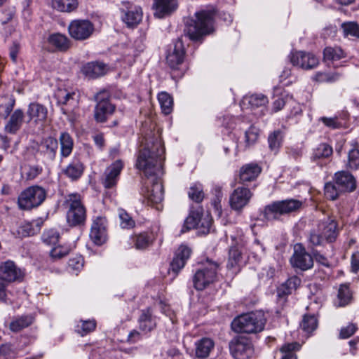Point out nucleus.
Wrapping results in <instances>:
<instances>
[{
    "label": "nucleus",
    "instance_id": "1",
    "mask_svg": "<svg viewBox=\"0 0 359 359\" xmlns=\"http://www.w3.org/2000/svg\"><path fill=\"white\" fill-rule=\"evenodd\" d=\"M165 148L158 135L145 138L143 148L140 151L136 167L147 177V184L143 191L151 204H158L163 199V187L160 176L163 175V161Z\"/></svg>",
    "mask_w": 359,
    "mask_h": 359
},
{
    "label": "nucleus",
    "instance_id": "2",
    "mask_svg": "<svg viewBox=\"0 0 359 359\" xmlns=\"http://www.w3.org/2000/svg\"><path fill=\"white\" fill-rule=\"evenodd\" d=\"M216 9L208 7L195 13L196 20L187 26L185 34L194 41L213 32V24Z\"/></svg>",
    "mask_w": 359,
    "mask_h": 359
},
{
    "label": "nucleus",
    "instance_id": "3",
    "mask_svg": "<svg viewBox=\"0 0 359 359\" xmlns=\"http://www.w3.org/2000/svg\"><path fill=\"white\" fill-rule=\"evenodd\" d=\"M266 319L261 311L245 313L234 318L231 329L237 333H257L262 331Z\"/></svg>",
    "mask_w": 359,
    "mask_h": 359
},
{
    "label": "nucleus",
    "instance_id": "4",
    "mask_svg": "<svg viewBox=\"0 0 359 359\" xmlns=\"http://www.w3.org/2000/svg\"><path fill=\"white\" fill-rule=\"evenodd\" d=\"M303 205L302 201L294 198L274 201L264 208V217L267 220L278 219L283 215L299 212Z\"/></svg>",
    "mask_w": 359,
    "mask_h": 359
},
{
    "label": "nucleus",
    "instance_id": "5",
    "mask_svg": "<svg viewBox=\"0 0 359 359\" xmlns=\"http://www.w3.org/2000/svg\"><path fill=\"white\" fill-rule=\"evenodd\" d=\"M219 264L210 259H206L204 267L198 270L193 278L194 287L203 290L210 284L215 282L217 278Z\"/></svg>",
    "mask_w": 359,
    "mask_h": 359
},
{
    "label": "nucleus",
    "instance_id": "6",
    "mask_svg": "<svg viewBox=\"0 0 359 359\" xmlns=\"http://www.w3.org/2000/svg\"><path fill=\"white\" fill-rule=\"evenodd\" d=\"M86 220V209L81 196L78 194L69 195V227H77L81 231Z\"/></svg>",
    "mask_w": 359,
    "mask_h": 359
},
{
    "label": "nucleus",
    "instance_id": "7",
    "mask_svg": "<svg viewBox=\"0 0 359 359\" xmlns=\"http://www.w3.org/2000/svg\"><path fill=\"white\" fill-rule=\"evenodd\" d=\"M45 190L39 186H32L23 191L18 196V206L22 210H31L40 205L46 198Z\"/></svg>",
    "mask_w": 359,
    "mask_h": 359
},
{
    "label": "nucleus",
    "instance_id": "8",
    "mask_svg": "<svg viewBox=\"0 0 359 359\" xmlns=\"http://www.w3.org/2000/svg\"><path fill=\"white\" fill-rule=\"evenodd\" d=\"M229 349L235 359H249L254 354L250 340L243 336L234 337L229 343Z\"/></svg>",
    "mask_w": 359,
    "mask_h": 359
},
{
    "label": "nucleus",
    "instance_id": "9",
    "mask_svg": "<svg viewBox=\"0 0 359 359\" xmlns=\"http://www.w3.org/2000/svg\"><path fill=\"white\" fill-rule=\"evenodd\" d=\"M95 99L97 104L95 108L94 116L97 122L104 123L115 111V106L111 103L108 93H99Z\"/></svg>",
    "mask_w": 359,
    "mask_h": 359
},
{
    "label": "nucleus",
    "instance_id": "10",
    "mask_svg": "<svg viewBox=\"0 0 359 359\" xmlns=\"http://www.w3.org/2000/svg\"><path fill=\"white\" fill-rule=\"evenodd\" d=\"M122 21L128 27L137 26L142 20V10L140 6L128 1H123L119 8Z\"/></svg>",
    "mask_w": 359,
    "mask_h": 359
},
{
    "label": "nucleus",
    "instance_id": "11",
    "mask_svg": "<svg viewBox=\"0 0 359 359\" xmlns=\"http://www.w3.org/2000/svg\"><path fill=\"white\" fill-rule=\"evenodd\" d=\"M290 262L293 268L302 271H307L313 266L312 256L306 252L304 247L300 243L294 245V252L290 257Z\"/></svg>",
    "mask_w": 359,
    "mask_h": 359
},
{
    "label": "nucleus",
    "instance_id": "12",
    "mask_svg": "<svg viewBox=\"0 0 359 359\" xmlns=\"http://www.w3.org/2000/svg\"><path fill=\"white\" fill-rule=\"evenodd\" d=\"M25 276L24 271L13 261L7 260L0 262V279L6 283L22 282Z\"/></svg>",
    "mask_w": 359,
    "mask_h": 359
},
{
    "label": "nucleus",
    "instance_id": "13",
    "mask_svg": "<svg viewBox=\"0 0 359 359\" xmlns=\"http://www.w3.org/2000/svg\"><path fill=\"white\" fill-rule=\"evenodd\" d=\"M93 32L94 25L88 20H75L69 25V34L76 40H86Z\"/></svg>",
    "mask_w": 359,
    "mask_h": 359
},
{
    "label": "nucleus",
    "instance_id": "14",
    "mask_svg": "<svg viewBox=\"0 0 359 359\" xmlns=\"http://www.w3.org/2000/svg\"><path fill=\"white\" fill-rule=\"evenodd\" d=\"M185 58V50L183 42L177 39L170 47L166 55V63L172 70L180 69Z\"/></svg>",
    "mask_w": 359,
    "mask_h": 359
},
{
    "label": "nucleus",
    "instance_id": "15",
    "mask_svg": "<svg viewBox=\"0 0 359 359\" xmlns=\"http://www.w3.org/2000/svg\"><path fill=\"white\" fill-rule=\"evenodd\" d=\"M290 62L294 66L305 70L313 69L319 64V60L316 55L304 51L292 53Z\"/></svg>",
    "mask_w": 359,
    "mask_h": 359
},
{
    "label": "nucleus",
    "instance_id": "16",
    "mask_svg": "<svg viewBox=\"0 0 359 359\" xmlns=\"http://www.w3.org/2000/svg\"><path fill=\"white\" fill-rule=\"evenodd\" d=\"M107 220L105 217L97 216L93 220L90 238L93 243L100 245L107 241Z\"/></svg>",
    "mask_w": 359,
    "mask_h": 359
},
{
    "label": "nucleus",
    "instance_id": "17",
    "mask_svg": "<svg viewBox=\"0 0 359 359\" xmlns=\"http://www.w3.org/2000/svg\"><path fill=\"white\" fill-rule=\"evenodd\" d=\"M252 194L250 190L245 187H238L231 194L229 203L235 210H242L250 201Z\"/></svg>",
    "mask_w": 359,
    "mask_h": 359
},
{
    "label": "nucleus",
    "instance_id": "18",
    "mask_svg": "<svg viewBox=\"0 0 359 359\" xmlns=\"http://www.w3.org/2000/svg\"><path fill=\"white\" fill-rule=\"evenodd\" d=\"M123 168V163L117 160L106 169L102 180V184L106 189H111L116 185Z\"/></svg>",
    "mask_w": 359,
    "mask_h": 359
},
{
    "label": "nucleus",
    "instance_id": "19",
    "mask_svg": "<svg viewBox=\"0 0 359 359\" xmlns=\"http://www.w3.org/2000/svg\"><path fill=\"white\" fill-rule=\"evenodd\" d=\"M334 182L341 191L351 192L356 188L354 177L346 171H339L334 175Z\"/></svg>",
    "mask_w": 359,
    "mask_h": 359
},
{
    "label": "nucleus",
    "instance_id": "20",
    "mask_svg": "<svg viewBox=\"0 0 359 359\" xmlns=\"http://www.w3.org/2000/svg\"><path fill=\"white\" fill-rule=\"evenodd\" d=\"M191 253V249L184 245H182L177 250L175 257L170 263L171 270L177 273L182 268H184L187 261L190 257Z\"/></svg>",
    "mask_w": 359,
    "mask_h": 359
},
{
    "label": "nucleus",
    "instance_id": "21",
    "mask_svg": "<svg viewBox=\"0 0 359 359\" xmlns=\"http://www.w3.org/2000/svg\"><path fill=\"white\" fill-rule=\"evenodd\" d=\"M154 15L162 18L170 15L177 8V0H154Z\"/></svg>",
    "mask_w": 359,
    "mask_h": 359
},
{
    "label": "nucleus",
    "instance_id": "22",
    "mask_svg": "<svg viewBox=\"0 0 359 359\" xmlns=\"http://www.w3.org/2000/svg\"><path fill=\"white\" fill-rule=\"evenodd\" d=\"M27 114L29 118V121L34 120L35 123H40L46 119L48 110L43 105L33 102L29 104Z\"/></svg>",
    "mask_w": 359,
    "mask_h": 359
},
{
    "label": "nucleus",
    "instance_id": "23",
    "mask_svg": "<svg viewBox=\"0 0 359 359\" xmlns=\"http://www.w3.org/2000/svg\"><path fill=\"white\" fill-rule=\"evenodd\" d=\"M138 323L139 328L144 332H151L156 327V319L153 316L152 312L149 308L141 311V314L138 319Z\"/></svg>",
    "mask_w": 359,
    "mask_h": 359
},
{
    "label": "nucleus",
    "instance_id": "24",
    "mask_svg": "<svg viewBox=\"0 0 359 359\" xmlns=\"http://www.w3.org/2000/svg\"><path fill=\"white\" fill-rule=\"evenodd\" d=\"M319 230L327 242H333L337 236V224L334 220L328 219L318 224Z\"/></svg>",
    "mask_w": 359,
    "mask_h": 359
},
{
    "label": "nucleus",
    "instance_id": "25",
    "mask_svg": "<svg viewBox=\"0 0 359 359\" xmlns=\"http://www.w3.org/2000/svg\"><path fill=\"white\" fill-rule=\"evenodd\" d=\"M301 284V279L296 276L288 278L284 283L281 284L277 290L278 298H285L295 290Z\"/></svg>",
    "mask_w": 359,
    "mask_h": 359
},
{
    "label": "nucleus",
    "instance_id": "26",
    "mask_svg": "<svg viewBox=\"0 0 359 359\" xmlns=\"http://www.w3.org/2000/svg\"><path fill=\"white\" fill-rule=\"evenodd\" d=\"M262 171L261 167L257 163H249L243 165L240 170V180L243 183L255 180Z\"/></svg>",
    "mask_w": 359,
    "mask_h": 359
},
{
    "label": "nucleus",
    "instance_id": "27",
    "mask_svg": "<svg viewBox=\"0 0 359 359\" xmlns=\"http://www.w3.org/2000/svg\"><path fill=\"white\" fill-rule=\"evenodd\" d=\"M24 118V112L21 109H16L10 116L5 126V131L8 133L15 134L22 126Z\"/></svg>",
    "mask_w": 359,
    "mask_h": 359
},
{
    "label": "nucleus",
    "instance_id": "28",
    "mask_svg": "<svg viewBox=\"0 0 359 359\" xmlns=\"http://www.w3.org/2000/svg\"><path fill=\"white\" fill-rule=\"evenodd\" d=\"M58 147V143L56 139L48 137L43 139L39 145V150L41 153L47 156V157L53 160L56 154Z\"/></svg>",
    "mask_w": 359,
    "mask_h": 359
},
{
    "label": "nucleus",
    "instance_id": "29",
    "mask_svg": "<svg viewBox=\"0 0 359 359\" xmlns=\"http://www.w3.org/2000/svg\"><path fill=\"white\" fill-rule=\"evenodd\" d=\"M84 74L91 78H96L103 76L107 72V66L100 62H92L83 67Z\"/></svg>",
    "mask_w": 359,
    "mask_h": 359
},
{
    "label": "nucleus",
    "instance_id": "30",
    "mask_svg": "<svg viewBox=\"0 0 359 359\" xmlns=\"http://www.w3.org/2000/svg\"><path fill=\"white\" fill-rule=\"evenodd\" d=\"M214 347V342L210 338H202L196 343V355L199 358H207Z\"/></svg>",
    "mask_w": 359,
    "mask_h": 359
},
{
    "label": "nucleus",
    "instance_id": "31",
    "mask_svg": "<svg viewBox=\"0 0 359 359\" xmlns=\"http://www.w3.org/2000/svg\"><path fill=\"white\" fill-rule=\"evenodd\" d=\"M242 259V254L236 247H232L229 250V259L226 267L236 273L239 270V264Z\"/></svg>",
    "mask_w": 359,
    "mask_h": 359
},
{
    "label": "nucleus",
    "instance_id": "32",
    "mask_svg": "<svg viewBox=\"0 0 359 359\" xmlns=\"http://www.w3.org/2000/svg\"><path fill=\"white\" fill-rule=\"evenodd\" d=\"M48 42L57 50L66 51L67 50V38L60 33H54L48 38Z\"/></svg>",
    "mask_w": 359,
    "mask_h": 359
},
{
    "label": "nucleus",
    "instance_id": "33",
    "mask_svg": "<svg viewBox=\"0 0 359 359\" xmlns=\"http://www.w3.org/2000/svg\"><path fill=\"white\" fill-rule=\"evenodd\" d=\"M132 241L134 246L137 250H143L149 247L153 242V236L151 234L147 233H141L137 235L133 236Z\"/></svg>",
    "mask_w": 359,
    "mask_h": 359
},
{
    "label": "nucleus",
    "instance_id": "34",
    "mask_svg": "<svg viewBox=\"0 0 359 359\" xmlns=\"http://www.w3.org/2000/svg\"><path fill=\"white\" fill-rule=\"evenodd\" d=\"M346 57V53L340 47H326L323 51L325 61H337Z\"/></svg>",
    "mask_w": 359,
    "mask_h": 359
},
{
    "label": "nucleus",
    "instance_id": "35",
    "mask_svg": "<svg viewBox=\"0 0 359 359\" xmlns=\"http://www.w3.org/2000/svg\"><path fill=\"white\" fill-rule=\"evenodd\" d=\"M201 214L198 211H193L184 221L181 233H184L190 229L199 227Z\"/></svg>",
    "mask_w": 359,
    "mask_h": 359
},
{
    "label": "nucleus",
    "instance_id": "36",
    "mask_svg": "<svg viewBox=\"0 0 359 359\" xmlns=\"http://www.w3.org/2000/svg\"><path fill=\"white\" fill-rule=\"evenodd\" d=\"M33 322L31 316H22L10 323V329L14 332H18L29 326Z\"/></svg>",
    "mask_w": 359,
    "mask_h": 359
},
{
    "label": "nucleus",
    "instance_id": "37",
    "mask_svg": "<svg viewBox=\"0 0 359 359\" xmlns=\"http://www.w3.org/2000/svg\"><path fill=\"white\" fill-rule=\"evenodd\" d=\"M158 100L163 113L168 115L171 113L173 106V100L172 97L165 92L158 94Z\"/></svg>",
    "mask_w": 359,
    "mask_h": 359
},
{
    "label": "nucleus",
    "instance_id": "38",
    "mask_svg": "<svg viewBox=\"0 0 359 359\" xmlns=\"http://www.w3.org/2000/svg\"><path fill=\"white\" fill-rule=\"evenodd\" d=\"M332 147L326 143L318 144L313 149L312 158L320 159L330 157L332 154Z\"/></svg>",
    "mask_w": 359,
    "mask_h": 359
},
{
    "label": "nucleus",
    "instance_id": "39",
    "mask_svg": "<svg viewBox=\"0 0 359 359\" xmlns=\"http://www.w3.org/2000/svg\"><path fill=\"white\" fill-rule=\"evenodd\" d=\"M318 327V320L313 315H304L300 327L306 333H311Z\"/></svg>",
    "mask_w": 359,
    "mask_h": 359
},
{
    "label": "nucleus",
    "instance_id": "40",
    "mask_svg": "<svg viewBox=\"0 0 359 359\" xmlns=\"http://www.w3.org/2000/svg\"><path fill=\"white\" fill-rule=\"evenodd\" d=\"M118 215L121 228L130 229L135 226V220L124 209L118 208Z\"/></svg>",
    "mask_w": 359,
    "mask_h": 359
},
{
    "label": "nucleus",
    "instance_id": "41",
    "mask_svg": "<svg viewBox=\"0 0 359 359\" xmlns=\"http://www.w3.org/2000/svg\"><path fill=\"white\" fill-rule=\"evenodd\" d=\"M96 321L95 320H81L76 327V332L81 336L86 335L93 332L96 328Z\"/></svg>",
    "mask_w": 359,
    "mask_h": 359
},
{
    "label": "nucleus",
    "instance_id": "42",
    "mask_svg": "<svg viewBox=\"0 0 359 359\" xmlns=\"http://www.w3.org/2000/svg\"><path fill=\"white\" fill-rule=\"evenodd\" d=\"M340 78V75L336 72H318L313 76V80L317 82H334Z\"/></svg>",
    "mask_w": 359,
    "mask_h": 359
},
{
    "label": "nucleus",
    "instance_id": "43",
    "mask_svg": "<svg viewBox=\"0 0 359 359\" xmlns=\"http://www.w3.org/2000/svg\"><path fill=\"white\" fill-rule=\"evenodd\" d=\"M189 198L196 203H201L204 198V193L202 184L195 183L191 185L188 191Z\"/></svg>",
    "mask_w": 359,
    "mask_h": 359
},
{
    "label": "nucleus",
    "instance_id": "44",
    "mask_svg": "<svg viewBox=\"0 0 359 359\" xmlns=\"http://www.w3.org/2000/svg\"><path fill=\"white\" fill-rule=\"evenodd\" d=\"M338 298L340 306L347 305L350 302L352 298V292L348 284L340 285L338 291Z\"/></svg>",
    "mask_w": 359,
    "mask_h": 359
},
{
    "label": "nucleus",
    "instance_id": "45",
    "mask_svg": "<svg viewBox=\"0 0 359 359\" xmlns=\"http://www.w3.org/2000/svg\"><path fill=\"white\" fill-rule=\"evenodd\" d=\"M283 135L280 130H275L270 134L268 138L270 149L276 153L281 145Z\"/></svg>",
    "mask_w": 359,
    "mask_h": 359
},
{
    "label": "nucleus",
    "instance_id": "46",
    "mask_svg": "<svg viewBox=\"0 0 359 359\" xmlns=\"http://www.w3.org/2000/svg\"><path fill=\"white\" fill-rule=\"evenodd\" d=\"M299 348V344L297 342L283 345L280 348V351L283 353L281 359H297V356L293 351Z\"/></svg>",
    "mask_w": 359,
    "mask_h": 359
},
{
    "label": "nucleus",
    "instance_id": "47",
    "mask_svg": "<svg viewBox=\"0 0 359 359\" xmlns=\"http://www.w3.org/2000/svg\"><path fill=\"white\" fill-rule=\"evenodd\" d=\"M84 167L79 161L72 162L69 165V177L72 180H76L83 174Z\"/></svg>",
    "mask_w": 359,
    "mask_h": 359
},
{
    "label": "nucleus",
    "instance_id": "48",
    "mask_svg": "<svg viewBox=\"0 0 359 359\" xmlns=\"http://www.w3.org/2000/svg\"><path fill=\"white\" fill-rule=\"evenodd\" d=\"M18 238H25L35 234V230L29 222L22 223L13 233Z\"/></svg>",
    "mask_w": 359,
    "mask_h": 359
},
{
    "label": "nucleus",
    "instance_id": "49",
    "mask_svg": "<svg viewBox=\"0 0 359 359\" xmlns=\"http://www.w3.org/2000/svg\"><path fill=\"white\" fill-rule=\"evenodd\" d=\"M309 241L313 246L323 245L326 241L318 226L311 231Z\"/></svg>",
    "mask_w": 359,
    "mask_h": 359
},
{
    "label": "nucleus",
    "instance_id": "50",
    "mask_svg": "<svg viewBox=\"0 0 359 359\" xmlns=\"http://www.w3.org/2000/svg\"><path fill=\"white\" fill-rule=\"evenodd\" d=\"M55 98L57 100V104L60 107L61 111L66 114V104L67 102V90L58 88L55 93Z\"/></svg>",
    "mask_w": 359,
    "mask_h": 359
},
{
    "label": "nucleus",
    "instance_id": "51",
    "mask_svg": "<svg viewBox=\"0 0 359 359\" xmlns=\"http://www.w3.org/2000/svg\"><path fill=\"white\" fill-rule=\"evenodd\" d=\"M59 233L54 229H49L43 232L42 241L44 243L51 245H55L59 240Z\"/></svg>",
    "mask_w": 359,
    "mask_h": 359
},
{
    "label": "nucleus",
    "instance_id": "52",
    "mask_svg": "<svg viewBox=\"0 0 359 359\" xmlns=\"http://www.w3.org/2000/svg\"><path fill=\"white\" fill-rule=\"evenodd\" d=\"M341 27L346 36L351 35L359 39L358 24L353 22H344L341 25Z\"/></svg>",
    "mask_w": 359,
    "mask_h": 359
},
{
    "label": "nucleus",
    "instance_id": "53",
    "mask_svg": "<svg viewBox=\"0 0 359 359\" xmlns=\"http://www.w3.org/2000/svg\"><path fill=\"white\" fill-rule=\"evenodd\" d=\"M348 166L351 169L359 166V150L355 147L348 151Z\"/></svg>",
    "mask_w": 359,
    "mask_h": 359
},
{
    "label": "nucleus",
    "instance_id": "54",
    "mask_svg": "<svg viewBox=\"0 0 359 359\" xmlns=\"http://www.w3.org/2000/svg\"><path fill=\"white\" fill-rule=\"evenodd\" d=\"M268 102L267 97L262 94H255L248 98V103L252 108L265 105Z\"/></svg>",
    "mask_w": 359,
    "mask_h": 359
},
{
    "label": "nucleus",
    "instance_id": "55",
    "mask_svg": "<svg viewBox=\"0 0 359 359\" xmlns=\"http://www.w3.org/2000/svg\"><path fill=\"white\" fill-rule=\"evenodd\" d=\"M339 192H341L338 187L332 183H327L325 186V196L327 198L334 201L339 196Z\"/></svg>",
    "mask_w": 359,
    "mask_h": 359
},
{
    "label": "nucleus",
    "instance_id": "56",
    "mask_svg": "<svg viewBox=\"0 0 359 359\" xmlns=\"http://www.w3.org/2000/svg\"><path fill=\"white\" fill-rule=\"evenodd\" d=\"M211 225V217L208 215L205 216L201 215L199 227H197V229H198L202 233L206 234L210 232Z\"/></svg>",
    "mask_w": 359,
    "mask_h": 359
},
{
    "label": "nucleus",
    "instance_id": "57",
    "mask_svg": "<svg viewBox=\"0 0 359 359\" xmlns=\"http://www.w3.org/2000/svg\"><path fill=\"white\" fill-rule=\"evenodd\" d=\"M83 258L80 255H76L75 257L69 259V268L71 267L72 270L76 272L80 271L83 266ZM77 273H76V275Z\"/></svg>",
    "mask_w": 359,
    "mask_h": 359
},
{
    "label": "nucleus",
    "instance_id": "58",
    "mask_svg": "<svg viewBox=\"0 0 359 359\" xmlns=\"http://www.w3.org/2000/svg\"><path fill=\"white\" fill-rule=\"evenodd\" d=\"M289 100H292V95H285L281 97H278L273 103V111L277 112L281 110Z\"/></svg>",
    "mask_w": 359,
    "mask_h": 359
},
{
    "label": "nucleus",
    "instance_id": "59",
    "mask_svg": "<svg viewBox=\"0 0 359 359\" xmlns=\"http://www.w3.org/2000/svg\"><path fill=\"white\" fill-rule=\"evenodd\" d=\"M357 326L353 323H350L345 327H342L340 331V337L347 339L351 337L356 331Z\"/></svg>",
    "mask_w": 359,
    "mask_h": 359
},
{
    "label": "nucleus",
    "instance_id": "60",
    "mask_svg": "<svg viewBox=\"0 0 359 359\" xmlns=\"http://www.w3.org/2000/svg\"><path fill=\"white\" fill-rule=\"evenodd\" d=\"M258 138V133L255 128L250 127L245 132V141L246 143L250 145L254 144Z\"/></svg>",
    "mask_w": 359,
    "mask_h": 359
},
{
    "label": "nucleus",
    "instance_id": "61",
    "mask_svg": "<svg viewBox=\"0 0 359 359\" xmlns=\"http://www.w3.org/2000/svg\"><path fill=\"white\" fill-rule=\"evenodd\" d=\"M42 172V168L39 166H29L26 172V180H32L39 175Z\"/></svg>",
    "mask_w": 359,
    "mask_h": 359
},
{
    "label": "nucleus",
    "instance_id": "62",
    "mask_svg": "<svg viewBox=\"0 0 359 359\" xmlns=\"http://www.w3.org/2000/svg\"><path fill=\"white\" fill-rule=\"evenodd\" d=\"M320 120L327 127L336 129L341 126V123L337 121V118L336 117L334 118H327V117H321Z\"/></svg>",
    "mask_w": 359,
    "mask_h": 359
},
{
    "label": "nucleus",
    "instance_id": "63",
    "mask_svg": "<svg viewBox=\"0 0 359 359\" xmlns=\"http://www.w3.org/2000/svg\"><path fill=\"white\" fill-rule=\"evenodd\" d=\"M250 250L251 251L250 253L253 255V257L257 258L259 253L264 251V248L257 240H255L252 245L250 246Z\"/></svg>",
    "mask_w": 359,
    "mask_h": 359
},
{
    "label": "nucleus",
    "instance_id": "64",
    "mask_svg": "<svg viewBox=\"0 0 359 359\" xmlns=\"http://www.w3.org/2000/svg\"><path fill=\"white\" fill-rule=\"evenodd\" d=\"M0 353L2 357L8 358L14 354V350L10 344H4L0 346Z\"/></svg>",
    "mask_w": 359,
    "mask_h": 359
}]
</instances>
